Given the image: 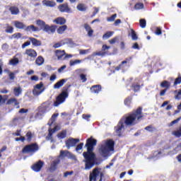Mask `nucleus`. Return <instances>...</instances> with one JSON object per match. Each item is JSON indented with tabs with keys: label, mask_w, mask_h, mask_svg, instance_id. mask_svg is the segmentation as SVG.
<instances>
[{
	"label": "nucleus",
	"mask_w": 181,
	"mask_h": 181,
	"mask_svg": "<svg viewBox=\"0 0 181 181\" xmlns=\"http://www.w3.org/2000/svg\"><path fill=\"white\" fill-rule=\"evenodd\" d=\"M155 35H156L157 36H160V35H162V28L156 27V31H155Z\"/></svg>",
	"instance_id": "obj_47"
},
{
	"label": "nucleus",
	"mask_w": 181,
	"mask_h": 181,
	"mask_svg": "<svg viewBox=\"0 0 181 181\" xmlns=\"http://www.w3.org/2000/svg\"><path fill=\"white\" fill-rule=\"evenodd\" d=\"M57 117H59V113H54L52 115L49 122H48V125H49V127H52V125H53Z\"/></svg>",
	"instance_id": "obj_31"
},
{
	"label": "nucleus",
	"mask_w": 181,
	"mask_h": 181,
	"mask_svg": "<svg viewBox=\"0 0 181 181\" xmlns=\"http://www.w3.org/2000/svg\"><path fill=\"white\" fill-rule=\"evenodd\" d=\"M25 32H39V28L33 25H30L25 27Z\"/></svg>",
	"instance_id": "obj_21"
},
{
	"label": "nucleus",
	"mask_w": 181,
	"mask_h": 181,
	"mask_svg": "<svg viewBox=\"0 0 181 181\" xmlns=\"http://www.w3.org/2000/svg\"><path fill=\"white\" fill-rule=\"evenodd\" d=\"M91 117V116L90 115H82V118H83V119H86V121H88V119H90V118Z\"/></svg>",
	"instance_id": "obj_60"
},
{
	"label": "nucleus",
	"mask_w": 181,
	"mask_h": 181,
	"mask_svg": "<svg viewBox=\"0 0 181 181\" xmlns=\"http://www.w3.org/2000/svg\"><path fill=\"white\" fill-rule=\"evenodd\" d=\"M112 35H114V32L107 31L103 35V39H110V37H111V36H112Z\"/></svg>",
	"instance_id": "obj_41"
},
{
	"label": "nucleus",
	"mask_w": 181,
	"mask_h": 181,
	"mask_svg": "<svg viewBox=\"0 0 181 181\" xmlns=\"http://www.w3.org/2000/svg\"><path fill=\"white\" fill-rule=\"evenodd\" d=\"M66 81H67V80L61 79L59 81L57 82L54 85V88H60V87H63V86L64 85V83H66Z\"/></svg>",
	"instance_id": "obj_27"
},
{
	"label": "nucleus",
	"mask_w": 181,
	"mask_h": 181,
	"mask_svg": "<svg viewBox=\"0 0 181 181\" xmlns=\"http://www.w3.org/2000/svg\"><path fill=\"white\" fill-rule=\"evenodd\" d=\"M12 36L14 39H21V37H22V34H21V33H14Z\"/></svg>",
	"instance_id": "obj_54"
},
{
	"label": "nucleus",
	"mask_w": 181,
	"mask_h": 181,
	"mask_svg": "<svg viewBox=\"0 0 181 181\" xmlns=\"http://www.w3.org/2000/svg\"><path fill=\"white\" fill-rule=\"evenodd\" d=\"M180 119H181V117H178L177 119L171 122L170 127H172V125H175V124H177V122H179L180 121Z\"/></svg>",
	"instance_id": "obj_58"
},
{
	"label": "nucleus",
	"mask_w": 181,
	"mask_h": 181,
	"mask_svg": "<svg viewBox=\"0 0 181 181\" xmlns=\"http://www.w3.org/2000/svg\"><path fill=\"white\" fill-rule=\"evenodd\" d=\"M124 124H125L124 119H122L119 121L117 125L115 127V132L117 136H122V129H124L125 127Z\"/></svg>",
	"instance_id": "obj_10"
},
{
	"label": "nucleus",
	"mask_w": 181,
	"mask_h": 181,
	"mask_svg": "<svg viewBox=\"0 0 181 181\" xmlns=\"http://www.w3.org/2000/svg\"><path fill=\"white\" fill-rule=\"evenodd\" d=\"M117 40H118V37H114V38H112V39H111V40H109V43L110 44V45H114L115 43H116L117 42Z\"/></svg>",
	"instance_id": "obj_56"
},
{
	"label": "nucleus",
	"mask_w": 181,
	"mask_h": 181,
	"mask_svg": "<svg viewBox=\"0 0 181 181\" xmlns=\"http://www.w3.org/2000/svg\"><path fill=\"white\" fill-rule=\"evenodd\" d=\"M8 64L11 66H16L19 64V58L13 57L11 59L9 60Z\"/></svg>",
	"instance_id": "obj_26"
},
{
	"label": "nucleus",
	"mask_w": 181,
	"mask_h": 181,
	"mask_svg": "<svg viewBox=\"0 0 181 181\" xmlns=\"http://www.w3.org/2000/svg\"><path fill=\"white\" fill-rule=\"evenodd\" d=\"M58 8L60 12H70V8L67 3L59 5Z\"/></svg>",
	"instance_id": "obj_19"
},
{
	"label": "nucleus",
	"mask_w": 181,
	"mask_h": 181,
	"mask_svg": "<svg viewBox=\"0 0 181 181\" xmlns=\"http://www.w3.org/2000/svg\"><path fill=\"white\" fill-rule=\"evenodd\" d=\"M132 57L126 58L124 61L122 62L120 64L116 66V70H124L125 67H130Z\"/></svg>",
	"instance_id": "obj_9"
},
{
	"label": "nucleus",
	"mask_w": 181,
	"mask_h": 181,
	"mask_svg": "<svg viewBox=\"0 0 181 181\" xmlns=\"http://www.w3.org/2000/svg\"><path fill=\"white\" fill-rule=\"evenodd\" d=\"M101 90H102L101 85H93L90 87V91L94 94H98V93H100Z\"/></svg>",
	"instance_id": "obj_16"
},
{
	"label": "nucleus",
	"mask_w": 181,
	"mask_h": 181,
	"mask_svg": "<svg viewBox=\"0 0 181 181\" xmlns=\"http://www.w3.org/2000/svg\"><path fill=\"white\" fill-rule=\"evenodd\" d=\"M81 63V60L80 59H76L74 61L71 60L69 62V66H76V64H80Z\"/></svg>",
	"instance_id": "obj_44"
},
{
	"label": "nucleus",
	"mask_w": 181,
	"mask_h": 181,
	"mask_svg": "<svg viewBox=\"0 0 181 181\" xmlns=\"http://www.w3.org/2000/svg\"><path fill=\"white\" fill-rule=\"evenodd\" d=\"M74 173V171H66L64 173V177H67V176H71Z\"/></svg>",
	"instance_id": "obj_55"
},
{
	"label": "nucleus",
	"mask_w": 181,
	"mask_h": 181,
	"mask_svg": "<svg viewBox=\"0 0 181 181\" xmlns=\"http://www.w3.org/2000/svg\"><path fill=\"white\" fill-rule=\"evenodd\" d=\"M66 30H67V25H64L58 28L57 32L59 35H63Z\"/></svg>",
	"instance_id": "obj_30"
},
{
	"label": "nucleus",
	"mask_w": 181,
	"mask_h": 181,
	"mask_svg": "<svg viewBox=\"0 0 181 181\" xmlns=\"http://www.w3.org/2000/svg\"><path fill=\"white\" fill-rule=\"evenodd\" d=\"M43 166H45V162L42 160H39L37 162L34 163L33 165H31V169L34 172H40L42 169L43 168Z\"/></svg>",
	"instance_id": "obj_12"
},
{
	"label": "nucleus",
	"mask_w": 181,
	"mask_h": 181,
	"mask_svg": "<svg viewBox=\"0 0 181 181\" xmlns=\"http://www.w3.org/2000/svg\"><path fill=\"white\" fill-rule=\"evenodd\" d=\"M139 23H140V26H141V28H142V29H144V28H146V20L140 19Z\"/></svg>",
	"instance_id": "obj_46"
},
{
	"label": "nucleus",
	"mask_w": 181,
	"mask_h": 181,
	"mask_svg": "<svg viewBox=\"0 0 181 181\" xmlns=\"http://www.w3.org/2000/svg\"><path fill=\"white\" fill-rule=\"evenodd\" d=\"M117 18V14L112 15L110 18H107L108 22H114Z\"/></svg>",
	"instance_id": "obj_53"
},
{
	"label": "nucleus",
	"mask_w": 181,
	"mask_h": 181,
	"mask_svg": "<svg viewBox=\"0 0 181 181\" xmlns=\"http://www.w3.org/2000/svg\"><path fill=\"white\" fill-rule=\"evenodd\" d=\"M31 81H39V76H33L30 77Z\"/></svg>",
	"instance_id": "obj_61"
},
{
	"label": "nucleus",
	"mask_w": 181,
	"mask_h": 181,
	"mask_svg": "<svg viewBox=\"0 0 181 181\" xmlns=\"http://www.w3.org/2000/svg\"><path fill=\"white\" fill-rule=\"evenodd\" d=\"M42 4L45 5V6H49L50 8H53L54 6H56V2L53 1L44 0L42 1Z\"/></svg>",
	"instance_id": "obj_25"
},
{
	"label": "nucleus",
	"mask_w": 181,
	"mask_h": 181,
	"mask_svg": "<svg viewBox=\"0 0 181 181\" xmlns=\"http://www.w3.org/2000/svg\"><path fill=\"white\" fill-rule=\"evenodd\" d=\"M160 87H162V88H165L166 90L170 88V82L168 81H163L161 83H160Z\"/></svg>",
	"instance_id": "obj_34"
},
{
	"label": "nucleus",
	"mask_w": 181,
	"mask_h": 181,
	"mask_svg": "<svg viewBox=\"0 0 181 181\" xmlns=\"http://www.w3.org/2000/svg\"><path fill=\"white\" fill-rule=\"evenodd\" d=\"M48 132V136L50 138V139H52V138H53V134H54L56 132L53 129H49Z\"/></svg>",
	"instance_id": "obj_50"
},
{
	"label": "nucleus",
	"mask_w": 181,
	"mask_h": 181,
	"mask_svg": "<svg viewBox=\"0 0 181 181\" xmlns=\"http://www.w3.org/2000/svg\"><path fill=\"white\" fill-rule=\"evenodd\" d=\"M130 32H131V36H132V39L133 40H138V35H136V33L135 32V30L132 28L130 29Z\"/></svg>",
	"instance_id": "obj_39"
},
{
	"label": "nucleus",
	"mask_w": 181,
	"mask_h": 181,
	"mask_svg": "<svg viewBox=\"0 0 181 181\" xmlns=\"http://www.w3.org/2000/svg\"><path fill=\"white\" fill-rule=\"evenodd\" d=\"M132 47L133 49H136L137 50H139V45H138L137 42L134 43Z\"/></svg>",
	"instance_id": "obj_64"
},
{
	"label": "nucleus",
	"mask_w": 181,
	"mask_h": 181,
	"mask_svg": "<svg viewBox=\"0 0 181 181\" xmlns=\"http://www.w3.org/2000/svg\"><path fill=\"white\" fill-rule=\"evenodd\" d=\"M83 28L86 30V32H88V36H89V37H91V36H93V34L94 33V30L91 29V26L87 23H85L83 25Z\"/></svg>",
	"instance_id": "obj_17"
},
{
	"label": "nucleus",
	"mask_w": 181,
	"mask_h": 181,
	"mask_svg": "<svg viewBox=\"0 0 181 181\" xmlns=\"http://www.w3.org/2000/svg\"><path fill=\"white\" fill-rule=\"evenodd\" d=\"M132 103V96H128L124 100V105L127 107H131V103Z\"/></svg>",
	"instance_id": "obj_32"
},
{
	"label": "nucleus",
	"mask_w": 181,
	"mask_h": 181,
	"mask_svg": "<svg viewBox=\"0 0 181 181\" xmlns=\"http://www.w3.org/2000/svg\"><path fill=\"white\" fill-rule=\"evenodd\" d=\"M9 11L11 12V15H18L19 13V8L16 6H11Z\"/></svg>",
	"instance_id": "obj_36"
},
{
	"label": "nucleus",
	"mask_w": 181,
	"mask_h": 181,
	"mask_svg": "<svg viewBox=\"0 0 181 181\" xmlns=\"http://www.w3.org/2000/svg\"><path fill=\"white\" fill-rule=\"evenodd\" d=\"M26 139L28 142H32V138H33V134L32 132L28 131L25 134Z\"/></svg>",
	"instance_id": "obj_40"
},
{
	"label": "nucleus",
	"mask_w": 181,
	"mask_h": 181,
	"mask_svg": "<svg viewBox=\"0 0 181 181\" xmlns=\"http://www.w3.org/2000/svg\"><path fill=\"white\" fill-rule=\"evenodd\" d=\"M14 25L17 29H26V25L20 21H14Z\"/></svg>",
	"instance_id": "obj_23"
},
{
	"label": "nucleus",
	"mask_w": 181,
	"mask_h": 181,
	"mask_svg": "<svg viewBox=\"0 0 181 181\" xmlns=\"http://www.w3.org/2000/svg\"><path fill=\"white\" fill-rule=\"evenodd\" d=\"M45 63V59H43V57L39 56L35 60V64L37 66H42Z\"/></svg>",
	"instance_id": "obj_35"
},
{
	"label": "nucleus",
	"mask_w": 181,
	"mask_h": 181,
	"mask_svg": "<svg viewBox=\"0 0 181 181\" xmlns=\"http://www.w3.org/2000/svg\"><path fill=\"white\" fill-rule=\"evenodd\" d=\"M57 136L59 139H64V138L67 136V130L66 129L62 130L61 132L57 134Z\"/></svg>",
	"instance_id": "obj_28"
},
{
	"label": "nucleus",
	"mask_w": 181,
	"mask_h": 181,
	"mask_svg": "<svg viewBox=\"0 0 181 181\" xmlns=\"http://www.w3.org/2000/svg\"><path fill=\"white\" fill-rule=\"evenodd\" d=\"M55 56H57L58 60H67V59L73 57V55L66 54V51L60 49L55 50Z\"/></svg>",
	"instance_id": "obj_8"
},
{
	"label": "nucleus",
	"mask_w": 181,
	"mask_h": 181,
	"mask_svg": "<svg viewBox=\"0 0 181 181\" xmlns=\"http://www.w3.org/2000/svg\"><path fill=\"white\" fill-rule=\"evenodd\" d=\"M27 46H30V41H26L25 42H24L21 47L22 49H25V47H27Z\"/></svg>",
	"instance_id": "obj_57"
},
{
	"label": "nucleus",
	"mask_w": 181,
	"mask_h": 181,
	"mask_svg": "<svg viewBox=\"0 0 181 181\" xmlns=\"http://www.w3.org/2000/svg\"><path fill=\"white\" fill-rule=\"evenodd\" d=\"M29 40H30L33 46H35V47L42 46V41H40L35 37H30Z\"/></svg>",
	"instance_id": "obj_18"
},
{
	"label": "nucleus",
	"mask_w": 181,
	"mask_h": 181,
	"mask_svg": "<svg viewBox=\"0 0 181 181\" xmlns=\"http://www.w3.org/2000/svg\"><path fill=\"white\" fill-rule=\"evenodd\" d=\"M95 145H97V139L93 138V136H90L86 140L85 146L87 148V151L83 153L84 158L83 162L86 170H90V169L94 167V165H98L95 162V153L93 152Z\"/></svg>",
	"instance_id": "obj_1"
},
{
	"label": "nucleus",
	"mask_w": 181,
	"mask_h": 181,
	"mask_svg": "<svg viewBox=\"0 0 181 181\" xmlns=\"http://www.w3.org/2000/svg\"><path fill=\"white\" fill-rule=\"evenodd\" d=\"M144 6L143 3H137L134 5V9L136 11H140V9H144Z\"/></svg>",
	"instance_id": "obj_43"
},
{
	"label": "nucleus",
	"mask_w": 181,
	"mask_h": 181,
	"mask_svg": "<svg viewBox=\"0 0 181 181\" xmlns=\"http://www.w3.org/2000/svg\"><path fill=\"white\" fill-rule=\"evenodd\" d=\"M142 118H144L142 107H139L136 110L129 113L124 119H123V122L127 127H134V125H136Z\"/></svg>",
	"instance_id": "obj_2"
},
{
	"label": "nucleus",
	"mask_w": 181,
	"mask_h": 181,
	"mask_svg": "<svg viewBox=\"0 0 181 181\" xmlns=\"http://www.w3.org/2000/svg\"><path fill=\"white\" fill-rule=\"evenodd\" d=\"M39 151V145L37 143H33L26 145L23 149V153H36Z\"/></svg>",
	"instance_id": "obj_6"
},
{
	"label": "nucleus",
	"mask_w": 181,
	"mask_h": 181,
	"mask_svg": "<svg viewBox=\"0 0 181 181\" xmlns=\"http://www.w3.org/2000/svg\"><path fill=\"white\" fill-rule=\"evenodd\" d=\"M8 76L11 80H15V74H13V72H11L8 74Z\"/></svg>",
	"instance_id": "obj_62"
},
{
	"label": "nucleus",
	"mask_w": 181,
	"mask_h": 181,
	"mask_svg": "<svg viewBox=\"0 0 181 181\" xmlns=\"http://www.w3.org/2000/svg\"><path fill=\"white\" fill-rule=\"evenodd\" d=\"M77 9H78V11H80L81 12H84V11H87V6H86V5H84L83 4H79L77 6Z\"/></svg>",
	"instance_id": "obj_38"
},
{
	"label": "nucleus",
	"mask_w": 181,
	"mask_h": 181,
	"mask_svg": "<svg viewBox=\"0 0 181 181\" xmlns=\"http://www.w3.org/2000/svg\"><path fill=\"white\" fill-rule=\"evenodd\" d=\"M59 163H60V160H56L52 162L49 168L51 172H54V170L57 169V165H59Z\"/></svg>",
	"instance_id": "obj_24"
},
{
	"label": "nucleus",
	"mask_w": 181,
	"mask_h": 181,
	"mask_svg": "<svg viewBox=\"0 0 181 181\" xmlns=\"http://www.w3.org/2000/svg\"><path fill=\"white\" fill-rule=\"evenodd\" d=\"M78 142H80L79 139L69 138L65 141V145L67 149H70L71 148H73V146H76Z\"/></svg>",
	"instance_id": "obj_11"
},
{
	"label": "nucleus",
	"mask_w": 181,
	"mask_h": 181,
	"mask_svg": "<svg viewBox=\"0 0 181 181\" xmlns=\"http://www.w3.org/2000/svg\"><path fill=\"white\" fill-rule=\"evenodd\" d=\"M146 131H148V132H153L155 131V127H153L152 125H148L145 127Z\"/></svg>",
	"instance_id": "obj_49"
},
{
	"label": "nucleus",
	"mask_w": 181,
	"mask_h": 181,
	"mask_svg": "<svg viewBox=\"0 0 181 181\" xmlns=\"http://www.w3.org/2000/svg\"><path fill=\"white\" fill-rule=\"evenodd\" d=\"M42 88H43V82H40V83L35 85L34 90H33V95H40V94L45 91V89Z\"/></svg>",
	"instance_id": "obj_13"
},
{
	"label": "nucleus",
	"mask_w": 181,
	"mask_h": 181,
	"mask_svg": "<svg viewBox=\"0 0 181 181\" xmlns=\"http://www.w3.org/2000/svg\"><path fill=\"white\" fill-rule=\"evenodd\" d=\"M175 98V100H180L181 99V89L179 90H176L174 91Z\"/></svg>",
	"instance_id": "obj_42"
},
{
	"label": "nucleus",
	"mask_w": 181,
	"mask_h": 181,
	"mask_svg": "<svg viewBox=\"0 0 181 181\" xmlns=\"http://www.w3.org/2000/svg\"><path fill=\"white\" fill-rule=\"evenodd\" d=\"M60 158H69V159H73V160H76V155L73 154V153L69 151H63L62 150L60 151L59 154Z\"/></svg>",
	"instance_id": "obj_14"
},
{
	"label": "nucleus",
	"mask_w": 181,
	"mask_h": 181,
	"mask_svg": "<svg viewBox=\"0 0 181 181\" xmlns=\"http://www.w3.org/2000/svg\"><path fill=\"white\" fill-rule=\"evenodd\" d=\"M54 23L57 25H64L66 23V18L63 17H58L53 21Z\"/></svg>",
	"instance_id": "obj_20"
},
{
	"label": "nucleus",
	"mask_w": 181,
	"mask_h": 181,
	"mask_svg": "<svg viewBox=\"0 0 181 181\" xmlns=\"http://www.w3.org/2000/svg\"><path fill=\"white\" fill-rule=\"evenodd\" d=\"M83 146H84V143H80L78 144L76 147V152H78V151H81L83 149Z\"/></svg>",
	"instance_id": "obj_51"
},
{
	"label": "nucleus",
	"mask_w": 181,
	"mask_h": 181,
	"mask_svg": "<svg viewBox=\"0 0 181 181\" xmlns=\"http://www.w3.org/2000/svg\"><path fill=\"white\" fill-rule=\"evenodd\" d=\"M6 104L7 105H11V104H14L15 107H17V105H19V101H18V99H16V98H11L8 100Z\"/></svg>",
	"instance_id": "obj_22"
},
{
	"label": "nucleus",
	"mask_w": 181,
	"mask_h": 181,
	"mask_svg": "<svg viewBox=\"0 0 181 181\" xmlns=\"http://www.w3.org/2000/svg\"><path fill=\"white\" fill-rule=\"evenodd\" d=\"M5 32H6V33H13V27H12V25H9V24H8Z\"/></svg>",
	"instance_id": "obj_45"
},
{
	"label": "nucleus",
	"mask_w": 181,
	"mask_h": 181,
	"mask_svg": "<svg viewBox=\"0 0 181 181\" xmlns=\"http://www.w3.org/2000/svg\"><path fill=\"white\" fill-rule=\"evenodd\" d=\"M114 145H115V142L112 140H107L104 144L100 145L99 153L101 156H103V158H107L110 152L114 151Z\"/></svg>",
	"instance_id": "obj_3"
},
{
	"label": "nucleus",
	"mask_w": 181,
	"mask_h": 181,
	"mask_svg": "<svg viewBox=\"0 0 181 181\" xmlns=\"http://www.w3.org/2000/svg\"><path fill=\"white\" fill-rule=\"evenodd\" d=\"M25 54L30 59H36L37 57V52L32 48L25 49Z\"/></svg>",
	"instance_id": "obj_15"
},
{
	"label": "nucleus",
	"mask_w": 181,
	"mask_h": 181,
	"mask_svg": "<svg viewBox=\"0 0 181 181\" xmlns=\"http://www.w3.org/2000/svg\"><path fill=\"white\" fill-rule=\"evenodd\" d=\"M54 49H58V47H62V43L57 42L53 45Z\"/></svg>",
	"instance_id": "obj_63"
},
{
	"label": "nucleus",
	"mask_w": 181,
	"mask_h": 181,
	"mask_svg": "<svg viewBox=\"0 0 181 181\" xmlns=\"http://www.w3.org/2000/svg\"><path fill=\"white\" fill-rule=\"evenodd\" d=\"M80 78L82 81V83H86V81H87V76L84 74L80 75Z\"/></svg>",
	"instance_id": "obj_52"
},
{
	"label": "nucleus",
	"mask_w": 181,
	"mask_h": 181,
	"mask_svg": "<svg viewBox=\"0 0 181 181\" xmlns=\"http://www.w3.org/2000/svg\"><path fill=\"white\" fill-rule=\"evenodd\" d=\"M69 97V93L66 90H63L57 98L56 101L54 102V107H57L60 105V104H63L66 99Z\"/></svg>",
	"instance_id": "obj_7"
},
{
	"label": "nucleus",
	"mask_w": 181,
	"mask_h": 181,
	"mask_svg": "<svg viewBox=\"0 0 181 181\" xmlns=\"http://www.w3.org/2000/svg\"><path fill=\"white\" fill-rule=\"evenodd\" d=\"M13 94L15 97H19V95L22 94V88H21V86L15 87L13 88Z\"/></svg>",
	"instance_id": "obj_29"
},
{
	"label": "nucleus",
	"mask_w": 181,
	"mask_h": 181,
	"mask_svg": "<svg viewBox=\"0 0 181 181\" xmlns=\"http://www.w3.org/2000/svg\"><path fill=\"white\" fill-rule=\"evenodd\" d=\"M47 108H49V105H46V103H43L40 109V112H42V114H45V112H47Z\"/></svg>",
	"instance_id": "obj_33"
},
{
	"label": "nucleus",
	"mask_w": 181,
	"mask_h": 181,
	"mask_svg": "<svg viewBox=\"0 0 181 181\" xmlns=\"http://www.w3.org/2000/svg\"><path fill=\"white\" fill-rule=\"evenodd\" d=\"M173 135H174L175 136H177V138H180V136H181V129H180V128L179 130L173 132Z\"/></svg>",
	"instance_id": "obj_48"
},
{
	"label": "nucleus",
	"mask_w": 181,
	"mask_h": 181,
	"mask_svg": "<svg viewBox=\"0 0 181 181\" xmlns=\"http://www.w3.org/2000/svg\"><path fill=\"white\" fill-rule=\"evenodd\" d=\"M132 88L133 89L134 93H138L139 90H141V85L138 83H133L132 85Z\"/></svg>",
	"instance_id": "obj_37"
},
{
	"label": "nucleus",
	"mask_w": 181,
	"mask_h": 181,
	"mask_svg": "<svg viewBox=\"0 0 181 181\" xmlns=\"http://www.w3.org/2000/svg\"><path fill=\"white\" fill-rule=\"evenodd\" d=\"M105 176V170L95 167L89 175V181H103Z\"/></svg>",
	"instance_id": "obj_4"
},
{
	"label": "nucleus",
	"mask_w": 181,
	"mask_h": 181,
	"mask_svg": "<svg viewBox=\"0 0 181 181\" xmlns=\"http://www.w3.org/2000/svg\"><path fill=\"white\" fill-rule=\"evenodd\" d=\"M36 24L37 25V26H40V28L42 29L44 32H46L47 33H49V34L54 33V32H56V28H57V25L50 26L46 24V23L42 20H37Z\"/></svg>",
	"instance_id": "obj_5"
},
{
	"label": "nucleus",
	"mask_w": 181,
	"mask_h": 181,
	"mask_svg": "<svg viewBox=\"0 0 181 181\" xmlns=\"http://www.w3.org/2000/svg\"><path fill=\"white\" fill-rule=\"evenodd\" d=\"M89 49H81L79 50V54H87L88 53Z\"/></svg>",
	"instance_id": "obj_59"
}]
</instances>
